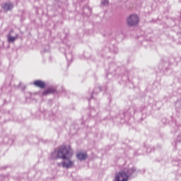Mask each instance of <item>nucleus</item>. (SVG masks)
Returning <instances> with one entry per match:
<instances>
[{
  "label": "nucleus",
  "mask_w": 181,
  "mask_h": 181,
  "mask_svg": "<svg viewBox=\"0 0 181 181\" xmlns=\"http://www.w3.org/2000/svg\"><path fill=\"white\" fill-rule=\"evenodd\" d=\"M56 92V89L49 88L42 93V95H48V94H53Z\"/></svg>",
  "instance_id": "9d476101"
},
{
  "label": "nucleus",
  "mask_w": 181,
  "mask_h": 181,
  "mask_svg": "<svg viewBox=\"0 0 181 181\" xmlns=\"http://www.w3.org/2000/svg\"><path fill=\"white\" fill-rule=\"evenodd\" d=\"M115 180L116 181H128V175H127V173L124 171V170L116 174Z\"/></svg>",
  "instance_id": "20e7f679"
},
{
  "label": "nucleus",
  "mask_w": 181,
  "mask_h": 181,
  "mask_svg": "<svg viewBox=\"0 0 181 181\" xmlns=\"http://www.w3.org/2000/svg\"><path fill=\"white\" fill-rule=\"evenodd\" d=\"M2 8L3 9H4V11H12V9H13V4L12 3H6L2 5Z\"/></svg>",
  "instance_id": "0eeeda50"
},
{
  "label": "nucleus",
  "mask_w": 181,
  "mask_h": 181,
  "mask_svg": "<svg viewBox=\"0 0 181 181\" xmlns=\"http://www.w3.org/2000/svg\"><path fill=\"white\" fill-rule=\"evenodd\" d=\"M124 170L127 173V175L128 176V179H129V177L132 175H134V173H135V172H136V168H135V167H133L132 168H126Z\"/></svg>",
  "instance_id": "423d86ee"
},
{
  "label": "nucleus",
  "mask_w": 181,
  "mask_h": 181,
  "mask_svg": "<svg viewBox=\"0 0 181 181\" xmlns=\"http://www.w3.org/2000/svg\"><path fill=\"white\" fill-rule=\"evenodd\" d=\"M13 33V30L10 31L9 33L7 35V39L8 43H13L15 40H17V38L19 37V35L17 34L15 37H12V33Z\"/></svg>",
  "instance_id": "39448f33"
},
{
  "label": "nucleus",
  "mask_w": 181,
  "mask_h": 181,
  "mask_svg": "<svg viewBox=\"0 0 181 181\" xmlns=\"http://www.w3.org/2000/svg\"><path fill=\"white\" fill-rule=\"evenodd\" d=\"M34 85H35L36 87H39L40 88H45V87L46 86V84L45 83V82L40 80L35 81L34 82Z\"/></svg>",
  "instance_id": "6e6552de"
},
{
  "label": "nucleus",
  "mask_w": 181,
  "mask_h": 181,
  "mask_svg": "<svg viewBox=\"0 0 181 181\" xmlns=\"http://www.w3.org/2000/svg\"><path fill=\"white\" fill-rule=\"evenodd\" d=\"M73 151L71 150L69 156H66V160L62 163V168H65L66 169H70L74 166V161H71L69 156H71Z\"/></svg>",
  "instance_id": "f03ea898"
},
{
  "label": "nucleus",
  "mask_w": 181,
  "mask_h": 181,
  "mask_svg": "<svg viewBox=\"0 0 181 181\" xmlns=\"http://www.w3.org/2000/svg\"><path fill=\"white\" fill-rule=\"evenodd\" d=\"M66 60H68V62H73V54H68L67 55H66Z\"/></svg>",
  "instance_id": "9b49d317"
},
{
  "label": "nucleus",
  "mask_w": 181,
  "mask_h": 181,
  "mask_svg": "<svg viewBox=\"0 0 181 181\" xmlns=\"http://www.w3.org/2000/svg\"><path fill=\"white\" fill-rule=\"evenodd\" d=\"M70 152H71L70 146L66 147V146H62L59 148H56L52 153L51 158L52 159H67V156L70 155Z\"/></svg>",
  "instance_id": "f257e3e1"
},
{
  "label": "nucleus",
  "mask_w": 181,
  "mask_h": 181,
  "mask_svg": "<svg viewBox=\"0 0 181 181\" xmlns=\"http://www.w3.org/2000/svg\"><path fill=\"white\" fill-rule=\"evenodd\" d=\"M58 166H62V163H59Z\"/></svg>",
  "instance_id": "ddd939ff"
},
{
  "label": "nucleus",
  "mask_w": 181,
  "mask_h": 181,
  "mask_svg": "<svg viewBox=\"0 0 181 181\" xmlns=\"http://www.w3.org/2000/svg\"><path fill=\"white\" fill-rule=\"evenodd\" d=\"M76 158L79 160H86L87 159V153H79L76 155Z\"/></svg>",
  "instance_id": "1a4fd4ad"
},
{
  "label": "nucleus",
  "mask_w": 181,
  "mask_h": 181,
  "mask_svg": "<svg viewBox=\"0 0 181 181\" xmlns=\"http://www.w3.org/2000/svg\"><path fill=\"white\" fill-rule=\"evenodd\" d=\"M129 26H136L139 23V17L135 14L131 15L127 19Z\"/></svg>",
  "instance_id": "7ed1b4c3"
},
{
  "label": "nucleus",
  "mask_w": 181,
  "mask_h": 181,
  "mask_svg": "<svg viewBox=\"0 0 181 181\" xmlns=\"http://www.w3.org/2000/svg\"><path fill=\"white\" fill-rule=\"evenodd\" d=\"M102 5H108V0H103L101 2Z\"/></svg>",
  "instance_id": "f8f14e48"
}]
</instances>
